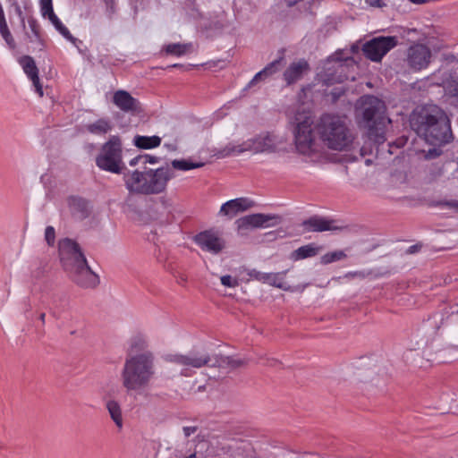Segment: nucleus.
Returning a JSON list of instances; mask_svg holds the SVG:
<instances>
[{
  "instance_id": "4c0bfd02",
  "label": "nucleus",
  "mask_w": 458,
  "mask_h": 458,
  "mask_svg": "<svg viewBox=\"0 0 458 458\" xmlns=\"http://www.w3.org/2000/svg\"><path fill=\"white\" fill-rule=\"evenodd\" d=\"M220 280L223 285L231 288L236 287L239 284L238 280L236 278L232 277L229 275L221 276Z\"/></svg>"
},
{
  "instance_id": "f8f14e48",
  "label": "nucleus",
  "mask_w": 458,
  "mask_h": 458,
  "mask_svg": "<svg viewBox=\"0 0 458 458\" xmlns=\"http://www.w3.org/2000/svg\"><path fill=\"white\" fill-rule=\"evenodd\" d=\"M431 58L430 48L424 44L416 43L407 49L405 61L411 70L419 72L429 65Z\"/></svg>"
},
{
  "instance_id": "dca6fc26",
  "label": "nucleus",
  "mask_w": 458,
  "mask_h": 458,
  "mask_svg": "<svg viewBox=\"0 0 458 458\" xmlns=\"http://www.w3.org/2000/svg\"><path fill=\"white\" fill-rule=\"evenodd\" d=\"M196 242L203 250L210 251L214 254L219 253L225 246V241L213 232H203L199 233L195 238Z\"/></svg>"
},
{
  "instance_id": "6e6d98bb",
  "label": "nucleus",
  "mask_w": 458,
  "mask_h": 458,
  "mask_svg": "<svg viewBox=\"0 0 458 458\" xmlns=\"http://www.w3.org/2000/svg\"><path fill=\"white\" fill-rule=\"evenodd\" d=\"M312 89L310 87H308L303 89V95L305 96L308 92H311Z\"/></svg>"
},
{
  "instance_id": "052dcab7",
  "label": "nucleus",
  "mask_w": 458,
  "mask_h": 458,
  "mask_svg": "<svg viewBox=\"0 0 458 458\" xmlns=\"http://www.w3.org/2000/svg\"><path fill=\"white\" fill-rule=\"evenodd\" d=\"M414 247L413 246H411L410 250H411V252H413L414 251Z\"/></svg>"
},
{
  "instance_id": "6ab92c4d",
  "label": "nucleus",
  "mask_w": 458,
  "mask_h": 458,
  "mask_svg": "<svg viewBox=\"0 0 458 458\" xmlns=\"http://www.w3.org/2000/svg\"><path fill=\"white\" fill-rule=\"evenodd\" d=\"M114 105L123 112H142L141 104L125 90H117L113 97Z\"/></svg>"
},
{
  "instance_id": "1a4fd4ad",
  "label": "nucleus",
  "mask_w": 458,
  "mask_h": 458,
  "mask_svg": "<svg viewBox=\"0 0 458 458\" xmlns=\"http://www.w3.org/2000/svg\"><path fill=\"white\" fill-rule=\"evenodd\" d=\"M281 221L282 218L278 215L256 213L238 218L235 225L238 233L245 235L250 230L276 226Z\"/></svg>"
},
{
  "instance_id": "3c124183",
  "label": "nucleus",
  "mask_w": 458,
  "mask_h": 458,
  "mask_svg": "<svg viewBox=\"0 0 458 458\" xmlns=\"http://www.w3.org/2000/svg\"><path fill=\"white\" fill-rule=\"evenodd\" d=\"M139 163L142 164V155L138 156V157H136L132 158V159L130 161V163H129V164H130V165H131V166H134V165H137V164H139Z\"/></svg>"
},
{
  "instance_id": "6e6552de",
  "label": "nucleus",
  "mask_w": 458,
  "mask_h": 458,
  "mask_svg": "<svg viewBox=\"0 0 458 458\" xmlns=\"http://www.w3.org/2000/svg\"><path fill=\"white\" fill-rule=\"evenodd\" d=\"M97 165L113 174H121L125 168L123 162L122 142L119 137L112 136L106 142L96 158Z\"/></svg>"
},
{
  "instance_id": "f03ea898",
  "label": "nucleus",
  "mask_w": 458,
  "mask_h": 458,
  "mask_svg": "<svg viewBox=\"0 0 458 458\" xmlns=\"http://www.w3.org/2000/svg\"><path fill=\"white\" fill-rule=\"evenodd\" d=\"M164 360L179 372L180 376L191 377L197 369L206 366L218 367L232 371L247 364V360L235 356L214 355L192 350L186 353H167Z\"/></svg>"
},
{
  "instance_id": "39448f33",
  "label": "nucleus",
  "mask_w": 458,
  "mask_h": 458,
  "mask_svg": "<svg viewBox=\"0 0 458 458\" xmlns=\"http://www.w3.org/2000/svg\"><path fill=\"white\" fill-rule=\"evenodd\" d=\"M287 149V140L284 135L276 133H262L242 141H232L219 149L218 158L239 156L245 152L252 154L283 152Z\"/></svg>"
},
{
  "instance_id": "423d86ee",
  "label": "nucleus",
  "mask_w": 458,
  "mask_h": 458,
  "mask_svg": "<svg viewBox=\"0 0 458 458\" xmlns=\"http://www.w3.org/2000/svg\"><path fill=\"white\" fill-rule=\"evenodd\" d=\"M410 124L430 144L446 143L451 137L448 116H411Z\"/></svg>"
},
{
  "instance_id": "4be33fe9",
  "label": "nucleus",
  "mask_w": 458,
  "mask_h": 458,
  "mask_svg": "<svg viewBox=\"0 0 458 458\" xmlns=\"http://www.w3.org/2000/svg\"><path fill=\"white\" fill-rule=\"evenodd\" d=\"M287 271H283L279 273H266L265 275V280L263 284H267L271 286L282 289L284 291L287 292H293L295 290H301L303 291L306 287V285L299 286V287H293L286 284L284 280V276L286 275Z\"/></svg>"
},
{
  "instance_id": "603ef678",
  "label": "nucleus",
  "mask_w": 458,
  "mask_h": 458,
  "mask_svg": "<svg viewBox=\"0 0 458 458\" xmlns=\"http://www.w3.org/2000/svg\"><path fill=\"white\" fill-rule=\"evenodd\" d=\"M448 208H453L454 211L458 212V200H452L446 202L445 204Z\"/></svg>"
},
{
  "instance_id": "cd10ccee",
  "label": "nucleus",
  "mask_w": 458,
  "mask_h": 458,
  "mask_svg": "<svg viewBox=\"0 0 458 458\" xmlns=\"http://www.w3.org/2000/svg\"><path fill=\"white\" fill-rule=\"evenodd\" d=\"M172 169L181 170V171H188L191 169H196L202 167L204 163L201 162H191L188 159H174L171 162Z\"/></svg>"
},
{
  "instance_id": "f704fd0d",
  "label": "nucleus",
  "mask_w": 458,
  "mask_h": 458,
  "mask_svg": "<svg viewBox=\"0 0 458 458\" xmlns=\"http://www.w3.org/2000/svg\"><path fill=\"white\" fill-rule=\"evenodd\" d=\"M422 153L424 154V159L430 160L440 157L443 152L439 147H434L428 150H423Z\"/></svg>"
},
{
  "instance_id": "a19ab883",
  "label": "nucleus",
  "mask_w": 458,
  "mask_h": 458,
  "mask_svg": "<svg viewBox=\"0 0 458 458\" xmlns=\"http://www.w3.org/2000/svg\"><path fill=\"white\" fill-rule=\"evenodd\" d=\"M133 344L140 348H147L148 346V341L143 336H136L133 339Z\"/></svg>"
},
{
  "instance_id": "bb28decb",
  "label": "nucleus",
  "mask_w": 458,
  "mask_h": 458,
  "mask_svg": "<svg viewBox=\"0 0 458 458\" xmlns=\"http://www.w3.org/2000/svg\"><path fill=\"white\" fill-rule=\"evenodd\" d=\"M106 409L108 411V413L113 420V421L115 423V425L122 428L123 427V416H122V410L120 407V404L114 400H110L106 403Z\"/></svg>"
},
{
  "instance_id": "5701e85b",
  "label": "nucleus",
  "mask_w": 458,
  "mask_h": 458,
  "mask_svg": "<svg viewBox=\"0 0 458 458\" xmlns=\"http://www.w3.org/2000/svg\"><path fill=\"white\" fill-rule=\"evenodd\" d=\"M29 30L25 31V36L30 43H31L38 50L44 48V40L40 34L39 25L34 17L28 19Z\"/></svg>"
},
{
  "instance_id": "de8ad7c7",
  "label": "nucleus",
  "mask_w": 458,
  "mask_h": 458,
  "mask_svg": "<svg viewBox=\"0 0 458 458\" xmlns=\"http://www.w3.org/2000/svg\"><path fill=\"white\" fill-rule=\"evenodd\" d=\"M5 31H9V28L7 26V22L5 19H2L0 21V34L5 33Z\"/></svg>"
},
{
  "instance_id": "8fccbe9b",
  "label": "nucleus",
  "mask_w": 458,
  "mask_h": 458,
  "mask_svg": "<svg viewBox=\"0 0 458 458\" xmlns=\"http://www.w3.org/2000/svg\"><path fill=\"white\" fill-rule=\"evenodd\" d=\"M365 1L369 5L373 6V7H381L382 6L381 0H365Z\"/></svg>"
},
{
  "instance_id": "4d7b16f0",
  "label": "nucleus",
  "mask_w": 458,
  "mask_h": 458,
  "mask_svg": "<svg viewBox=\"0 0 458 458\" xmlns=\"http://www.w3.org/2000/svg\"><path fill=\"white\" fill-rule=\"evenodd\" d=\"M277 361L274 359L271 360V366H274Z\"/></svg>"
},
{
  "instance_id": "c756f323",
  "label": "nucleus",
  "mask_w": 458,
  "mask_h": 458,
  "mask_svg": "<svg viewBox=\"0 0 458 458\" xmlns=\"http://www.w3.org/2000/svg\"><path fill=\"white\" fill-rule=\"evenodd\" d=\"M111 124L105 119H99L96 123L89 124L87 129L93 134H105L111 130Z\"/></svg>"
},
{
  "instance_id": "2f4dec72",
  "label": "nucleus",
  "mask_w": 458,
  "mask_h": 458,
  "mask_svg": "<svg viewBox=\"0 0 458 458\" xmlns=\"http://www.w3.org/2000/svg\"><path fill=\"white\" fill-rule=\"evenodd\" d=\"M346 258V254L343 250H335L333 252L326 253L325 255L321 256L320 262L323 265H327L332 262H335L341 259H344Z\"/></svg>"
},
{
  "instance_id": "a878e982",
  "label": "nucleus",
  "mask_w": 458,
  "mask_h": 458,
  "mask_svg": "<svg viewBox=\"0 0 458 458\" xmlns=\"http://www.w3.org/2000/svg\"><path fill=\"white\" fill-rule=\"evenodd\" d=\"M134 144L139 148L149 149L157 148L161 143V139L158 136H135Z\"/></svg>"
},
{
  "instance_id": "f257e3e1",
  "label": "nucleus",
  "mask_w": 458,
  "mask_h": 458,
  "mask_svg": "<svg viewBox=\"0 0 458 458\" xmlns=\"http://www.w3.org/2000/svg\"><path fill=\"white\" fill-rule=\"evenodd\" d=\"M290 125L296 152L312 162L324 157V147L344 151L355 140L353 130L342 116H293Z\"/></svg>"
},
{
  "instance_id": "bf43d9fd",
  "label": "nucleus",
  "mask_w": 458,
  "mask_h": 458,
  "mask_svg": "<svg viewBox=\"0 0 458 458\" xmlns=\"http://www.w3.org/2000/svg\"><path fill=\"white\" fill-rule=\"evenodd\" d=\"M414 247L413 246H411L410 250H411V252H413L414 251Z\"/></svg>"
},
{
  "instance_id": "37998d69",
  "label": "nucleus",
  "mask_w": 458,
  "mask_h": 458,
  "mask_svg": "<svg viewBox=\"0 0 458 458\" xmlns=\"http://www.w3.org/2000/svg\"><path fill=\"white\" fill-rule=\"evenodd\" d=\"M159 162V157L151 155H142V164H157Z\"/></svg>"
},
{
  "instance_id": "20e7f679",
  "label": "nucleus",
  "mask_w": 458,
  "mask_h": 458,
  "mask_svg": "<svg viewBox=\"0 0 458 458\" xmlns=\"http://www.w3.org/2000/svg\"><path fill=\"white\" fill-rule=\"evenodd\" d=\"M59 257L63 268L77 285L95 288L99 284L98 276L91 270L80 245L68 238L59 242Z\"/></svg>"
},
{
  "instance_id": "58836bf2",
  "label": "nucleus",
  "mask_w": 458,
  "mask_h": 458,
  "mask_svg": "<svg viewBox=\"0 0 458 458\" xmlns=\"http://www.w3.org/2000/svg\"><path fill=\"white\" fill-rule=\"evenodd\" d=\"M266 81V77L264 76L263 72L259 71L257 72L254 77L250 81V82L247 84L246 89H250L259 83V81Z\"/></svg>"
},
{
  "instance_id": "412c9836",
  "label": "nucleus",
  "mask_w": 458,
  "mask_h": 458,
  "mask_svg": "<svg viewBox=\"0 0 458 458\" xmlns=\"http://www.w3.org/2000/svg\"><path fill=\"white\" fill-rule=\"evenodd\" d=\"M309 64L305 60H299L290 64L284 72L283 77L287 85H291L302 78L308 72Z\"/></svg>"
},
{
  "instance_id": "9b49d317",
  "label": "nucleus",
  "mask_w": 458,
  "mask_h": 458,
  "mask_svg": "<svg viewBox=\"0 0 458 458\" xmlns=\"http://www.w3.org/2000/svg\"><path fill=\"white\" fill-rule=\"evenodd\" d=\"M175 174L168 166H161L157 169H147L148 195H156L166 190L169 181L174 178Z\"/></svg>"
},
{
  "instance_id": "ddd939ff",
  "label": "nucleus",
  "mask_w": 458,
  "mask_h": 458,
  "mask_svg": "<svg viewBox=\"0 0 458 458\" xmlns=\"http://www.w3.org/2000/svg\"><path fill=\"white\" fill-rule=\"evenodd\" d=\"M397 45L395 37L375 38L363 45L364 55L373 62H379L387 52Z\"/></svg>"
},
{
  "instance_id": "9d476101",
  "label": "nucleus",
  "mask_w": 458,
  "mask_h": 458,
  "mask_svg": "<svg viewBox=\"0 0 458 458\" xmlns=\"http://www.w3.org/2000/svg\"><path fill=\"white\" fill-rule=\"evenodd\" d=\"M390 123L388 116H361L358 122L362 132L377 144L385 142L386 126Z\"/></svg>"
},
{
  "instance_id": "b1692460",
  "label": "nucleus",
  "mask_w": 458,
  "mask_h": 458,
  "mask_svg": "<svg viewBox=\"0 0 458 458\" xmlns=\"http://www.w3.org/2000/svg\"><path fill=\"white\" fill-rule=\"evenodd\" d=\"M46 19L51 22L59 34L79 49V44H81V41L72 35L68 28L62 22L55 13L49 14Z\"/></svg>"
},
{
  "instance_id": "4468645a",
  "label": "nucleus",
  "mask_w": 458,
  "mask_h": 458,
  "mask_svg": "<svg viewBox=\"0 0 458 458\" xmlns=\"http://www.w3.org/2000/svg\"><path fill=\"white\" fill-rule=\"evenodd\" d=\"M126 189L131 194L148 195L147 170H134L123 175Z\"/></svg>"
},
{
  "instance_id": "a211bd4d",
  "label": "nucleus",
  "mask_w": 458,
  "mask_h": 458,
  "mask_svg": "<svg viewBox=\"0 0 458 458\" xmlns=\"http://www.w3.org/2000/svg\"><path fill=\"white\" fill-rule=\"evenodd\" d=\"M18 63L21 66L28 79L31 81L35 91L39 95V97H42L43 89L38 77V69L34 59L30 55H23L19 58Z\"/></svg>"
},
{
  "instance_id": "864d4df0",
  "label": "nucleus",
  "mask_w": 458,
  "mask_h": 458,
  "mask_svg": "<svg viewBox=\"0 0 458 458\" xmlns=\"http://www.w3.org/2000/svg\"><path fill=\"white\" fill-rule=\"evenodd\" d=\"M38 319L42 322L43 325L46 323V314L44 312L38 315Z\"/></svg>"
},
{
  "instance_id": "79ce46f5",
  "label": "nucleus",
  "mask_w": 458,
  "mask_h": 458,
  "mask_svg": "<svg viewBox=\"0 0 458 458\" xmlns=\"http://www.w3.org/2000/svg\"><path fill=\"white\" fill-rule=\"evenodd\" d=\"M265 275L266 273H262V272H259V271H257L255 269L251 270L249 272V276L255 279V280H258L261 283H264V280H265Z\"/></svg>"
},
{
  "instance_id": "f3484780",
  "label": "nucleus",
  "mask_w": 458,
  "mask_h": 458,
  "mask_svg": "<svg viewBox=\"0 0 458 458\" xmlns=\"http://www.w3.org/2000/svg\"><path fill=\"white\" fill-rule=\"evenodd\" d=\"M254 206V201L248 198H237L224 203L220 208L219 215L232 218L239 213L250 209Z\"/></svg>"
},
{
  "instance_id": "c85d7f7f",
  "label": "nucleus",
  "mask_w": 458,
  "mask_h": 458,
  "mask_svg": "<svg viewBox=\"0 0 458 458\" xmlns=\"http://www.w3.org/2000/svg\"><path fill=\"white\" fill-rule=\"evenodd\" d=\"M191 47H192V45L191 43H189V44L174 43V44L166 45L165 47V51L168 55L182 56L184 54H186L191 48Z\"/></svg>"
},
{
  "instance_id": "72a5a7b5",
  "label": "nucleus",
  "mask_w": 458,
  "mask_h": 458,
  "mask_svg": "<svg viewBox=\"0 0 458 458\" xmlns=\"http://www.w3.org/2000/svg\"><path fill=\"white\" fill-rule=\"evenodd\" d=\"M39 8L43 18H47L49 14L55 13L52 0H39Z\"/></svg>"
},
{
  "instance_id": "c03bdc74",
  "label": "nucleus",
  "mask_w": 458,
  "mask_h": 458,
  "mask_svg": "<svg viewBox=\"0 0 458 458\" xmlns=\"http://www.w3.org/2000/svg\"><path fill=\"white\" fill-rule=\"evenodd\" d=\"M198 431V428L196 426H186L182 428V432L185 437H190L191 436L196 434Z\"/></svg>"
},
{
  "instance_id": "aec40b11",
  "label": "nucleus",
  "mask_w": 458,
  "mask_h": 458,
  "mask_svg": "<svg viewBox=\"0 0 458 458\" xmlns=\"http://www.w3.org/2000/svg\"><path fill=\"white\" fill-rule=\"evenodd\" d=\"M307 232L337 231L342 227L335 225V221L319 216H313L303 222Z\"/></svg>"
},
{
  "instance_id": "7ed1b4c3",
  "label": "nucleus",
  "mask_w": 458,
  "mask_h": 458,
  "mask_svg": "<svg viewBox=\"0 0 458 458\" xmlns=\"http://www.w3.org/2000/svg\"><path fill=\"white\" fill-rule=\"evenodd\" d=\"M155 376L156 358L150 351L129 354L121 370L122 385L128 394L144 392Z\"/></svg>"
},
{
  "instance_id": "a18cd8bd",
  "label": "nucleus",
  "mask_w": 458,
  "mask_h": 458,
  "mask_svg": "<svg viewBox=\"0 0 458 458\" xmlns=\"http://www.w3.org/2000/svg\"><path fill=\"white\" fill-rule=\"evenodd\" d=\"M344 93V89H343V87H340V88H335L332 92H331V96H332V100L333 101H336L340 98V97Z\"/></svg>"
},
{
  "instance_id": "09e8293b",
  "label": "nucleus",
  "mask_w": 458,
  "mask_h": 458,
  "mask_svg": "<svg viewBox=\"0 0 458 458\" xmlns=\"http://www.w3.org/2000/svg\"><path fill=\"white\" fill-rule=\"evenodd\" d=\"M347 277H360V278H364L366 276V274L364 272H361V271H357V272H351V273H348L346 275Z\"/></svg>"
},
{
  "instance_id": "c9c22d12",
  "label": "nucleus",
  "mask_w": 458,
  "mask_h": 458,
  "mask_svg": "<svg viewBox=\"0 0 458 458\" xmlns=\"http://www.w3.org/2000/svg\"><path fill=\"white\" fill-rule=\"evenodd\" d=\"M68 202L72 212L79 211L84 208V201L81 199L70 198Z\"/></svg>"
},
{
  "instance_id": "13d9d810",
  "label": "nucleus",
  "mask_w": 458,
  "mask_h": 458,
  "mask_svg": "<svg viewBox=\"0 0 458 458\" xmlns=\"http://www.w3.org/2000/svg\"><path fill=\"white\" fill-rule=\"evenodd\" d=\"M180 66H181V64H174L171 65V67H175V68H178Z\"/></svg>"
},
{
  "instance_id": "2eb2a0df",
  "label": "nucleus",
  "mask_w": 458,
  "mask_h": 458,
  "mask_svg": "<svg viewBox=\"0 0 458 458\" xmlns=\"http://www.w3.org/2000/svg\"><path fill=\"white\" fill-rule=\"evenodd\" d=\"M385 103L377 97L366 95L355 104V114H384Z\"/></svg>"
},
{
  "instance_id": "ea45409f",
  "label": "nucleus",
  "mask_w": 458,
  "mask_h": 458,
  "mask_svg": "<svg viewBox=\"0 0 458 458\" xmlns=\"http://www.w3.org/2000/svg\"><path fill=\"white\" fill-rule=\"evenodd\" d=\"M1 36L4 39L6 45L9 47V48H11V49H14L15 48V42H14V39H13L10 30L9 31H5V33L1 34Z\"/></svg>"
},
{
  "instance_id": "393cba45",
  "label": "nucleus",
  "mask_w": 458,
  "mask_h": 458,
  "mask_svg": "<svg viewBox=\"0 0 458 458\" xmlns=\"http://www.w3.org/2000/svg\"><path fill=\"white\" fill-rule=\"evenodd\" d=\"M321 247L314 244H307L295 250L292 254V259L294 260H300L307 258L316 256L320 250Z\"/></svg>"
},
{
  "instance_id": "473e14b6",
  "label": "nucleus",
  "mask_w": 458,
  "mask_h": 458,
  "mask_svg": "<svg viewBox=\"0 0 458 458\" xmlns=\"http://www.w3.org/2000/svg\"><path fill=\"white\" fill-rule=\"evenodd\" d=\"M280 63H281V58L269 63L261 70L264 76L266 77V80L270 78L271 76H273L275 73H276L278 72Z\"/></svg>"
},
{
  "instance_id": "0eeeda50",
  "label": "nucleus",
  "mask_w": 458,
  "mask_h": 458,
  "mask_svg": "<svg viewBox=\"0 0 458 458\" xmlns=\"http://www.w3.org/2000/svg\"><path fill=\"white\" fill-rule=\"evenodd\" d=\"M353 65L354 60L339 49L325 61L322 71L318 74V79L327 86L342 83L348 79L346 71Z\"/></svg>"
},
{
  "instance_id": "5fc2aeb1",
  "label": "nucleus",
  "mask_w": 458,
  "mask_h": 458,
  "mask_svg": "<svg viewBox=\"0 0 458 458\" xmlns=\"http://www.w3.org/2000/svg\"><path fill=\"white\" fill-rule=\"evenodd\" d=\"M106 4L113 10L114 0H106Z\"/></svg>"
},
{
  "instance_id": "49530a36",
  "label": "nucleus",
  "mask_w": 458,
  "mask_h": 458,
  "mask_svg": "<svg viewBox=\"0 0 458 458\" xmlns=\"http://www.w3.org/2000/svg\"><path fill=\"white\" fill-rule=\"evenodd\" d=\"M15 13L16 14L18 15L20 21H21V25L22 26L23 30L26 29V26H25V16L21 11V8L20 5L16 4L15 5Z\"/></svg>"
},
{
  "instance_id": "e433bc0d",
  "label": "nucleus",
  "mask_w": 458,
  "mask_h": 458,
  "mask_svg": "<svg viewBox=\"0 0 458 458\" xmlns=\"http://www.w3.org/2000/svg\"><path fill=\"white\" fill-rule=\"evenodd\" d=\"M45 240L49 246H53L55 241V231L53 226H47L45 230Z\"/></svg>"
},
{
  "instance_id": "7c9ffc66",
  "label": "nucleus",
  "mask_w": 458,
  "mask_h": 458,
  "mask_svg": "<svg viewBox=\"0 0 458 458\" xmlns=\"http://www.w3.org/2000/svg\"><path fill=\"white\" fill-rule=\"evenodd\" d=\"M411 114H445L437 106L427 104L421 107L415 108Z\"/></svg>"
}]
</instances>
